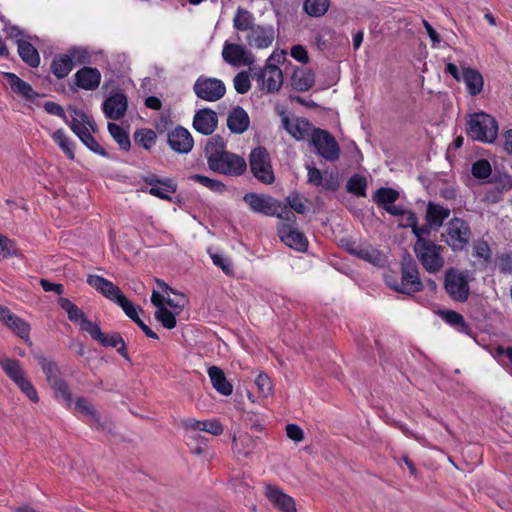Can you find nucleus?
Returning <instances> with one entry per match:
<instances>
[{"label": "nucleus", "instance_id": "1", "mask_svg": "<svg viewBox=\"0 0 512 512\" xmlns=\"http://www.w3.org/2000/svg\"><path fill=\"white\" fill-rule=\"evenodd\" d=\"M221 136L211 137L204 148V155L210 170L224 175L240 176L247 169L244 158L225 150Z\"/></svg>", "mask_w": 512, "mask_h": 512}, {"label": "nucleus", "instance_id": "2", "mask_svg": "<svg viewBox=\"0 0 512 512\" xmlns=\"http://www.w3.org/2000/svg\"><path fill=\"white\" fill-rule=\"evenodd\" d=\"M466 134L474 141L493 143L498 135V123L485 112L474 113L467 121Z\"/></svg>", "mask_w": 512, "mask_h": 512}, {"label": "nucleus", "instance_id": "3", "mask_svg": "<svg viewBox=\"0 0 512 512\" xmlns=\"http://www.w3.org/2000/svg\"><path fill=\"white\" fill-rule=\"evenodd\" d=\"M385 282L392 290L406 295H413L424 289L418 266L413 260L401 264V279L399 281L392 276H386Z\"/></svg>", "mask_w": 512, "mask_h": 512}, {"label": "nucleus", "instance_id": "4", "mask_svg": "<svg viewBox=\"0 0 512 512\" xmlns=\"http://www.w3.org/2000/svg\"><path fill=\"white\" fill-rule=\"evenodd\" d=\"M35 359L41 367L47 382L55 392L56 398H62L67 407L72 406V393L68 384L60 376V369L57 363L45 357L44 355H36Z\"/></svg>", "mask_w": 512, "mask_h": 512}, {"label": "nucleus", "instance_id": "5", "mask_svg": "<svg viewBox=\"0 0 512 512\" xmlns=\"http://www.w3.org/2000/svg\"><path fill=\"white\" fill-rule=\"evenodd\" d=\"M444 248L430 239H419L414 244V252L429 273L439 272L444 266V257L442 255Z\"/></svg>", "mask_w": 512, "mask_h": 512}, {"label": "nucleus", "instance_id": "6", "mask_svg": "<svg viewBox=\"0 0 512 512\" xmlns=\"http://www.w3.org/2000/svg\"><path fill=\"white\" fill-rule=\"evenodd\" d=\"M472 231L469 223L462 218L450 219L442 233L443 241L454 252L463 251L470 242Z\"/></svg>", "mask_w": 512, "mask_h": 512}, {"label": "nucleus", "instance_id": "7", "mask_svg": "<svg viewBox=\"0 0 512 512\" xmlns=\"http://www.w3.org/2000/svg\"><path fill=\"white\" fill-rule=\"evenodd\" d=\"M0 367L9 379L17 385L21 392L29 398V400L33 403H37L39 401V396L35 387L26 378L25 371L18 360L8 357H0Z\"/></svg>", "mask_w": 512, "mask_h": 512}, {"label": "nucleus", "instance_id": "8", "mask_svg": "<svg viewBox=\"0 0 512 512\" xmlns=\"http://www.w3.org/2000/svg\"><path fill=\"white\" fill-rule=\"evenodd\" d=\"M444 288L449 297L457 302H465L470 295L469 273L449 268L444 275Z\"/></svg>", "mask_w": 512, "mask_h": 512}, {"label": "nucleus", "instance_id": "9", "mask_svg": "<svg viewBox=\"0 0 512 512\" xmlns=\"http://www.w3.org/2000/svg\"><path fill=\"white\" fill-rule=\"evenodd\" d=\"M243 201L254 213L284 218L280 201L270 195L248 192L243 196Z\"/></svg>", "mask_w": 512, "mask_h": 512}, {"label": "nucleus", "instance_id": "10", "mask_svg": "<svg viewBox=\"0 0 512 512\" xmlns=\"http://www.w3.org/2000/svg\"><path fill=\"white\" fill-rule=\"evenodd\" d=\"M250 170L254 177L265 185L274 182L275 176L271 166L270 155L264 147H257L250 153Z\"/></svg>", "mask_w": 512, "mask_h": 512}, {"label": "nucleus", "instance_id": "11", "mask_svg": "<svg viewBox=\"0 0 512 512\" xmlns=\"http://www.w3.org/2000/svg\"><path fill=\"white\" fill-rule=\"evenodd\" d=\"M462 73L454 63H448L445 72L450 74L457 82L462 80L466 86L467 92L471 96L480 94L483 90L484 79L479 70L471 67L461 66Z\"/></svg>", "mask_w": 512, "mask_h": 512}, {"label": "nucleus", "instance_id": "12", "mask_svg": "<svg viewBox=\"0 0 512 512\" xmlns=\"http://www.w3.org/2000/svg\"><path fill=\"white\" fill-rule=\"evenodd\" d=\"M193 91L199 99L207 102H216L225 95L226 86L218 78L201 75L195 80Z\"/></svg>", "mask_w": 512, "mask_h": 512}, {"label": "nucleus", "instance_id": "13", "mask_svg": "<svg viewBox=\"0 0 512 512\" xmlns=\"http://www.w3.org/2000/svg\"><path fill=\"white\" fill-rule=\"evenodd\" d=\"M311 144L324 160L335 162L339 159L340 147L335 138L328 131L321 128L316 129L313 133Z\"/></svg>", "mask_w": 512, "mask_h": 512}, {"label": "nucleus", "instance_id": "14", "mask_svg": "<svg viewBox=\"0 0 512 512\" xmlns=\"http://www.w3.org/2000/svg\"><path fill=\"white\" fill-rule=\"evenodd\" d=\"M0 322L5 325L13 334L21 338L28 345H32L30 338V324L14 314L8 307L0 304Z\"/></svg>", "mask_w": 512, "mask_h": 512}, {"label": "nucleus", "instance_id": "15", "mask_svg": "<svg viewBox=\"0 0 512 512\" xmlns=\"http://www.w3.org/2000/svg\"><path fill=\"white\" fill-rule=\"evenodd\" d=\"M282 127L297 141L312 140L313 133L317 129L306 118L297 117L290 119L284 114L281 117Z\"/></svg>", "mask_w": 512, "mask_h": 512}, {"label": "nucleus", "instance_id": "16", "mask_svg": "<svg viewBox=\"0 0 512 512\" xmlns=\"http://www.w3.org/2000/svg\"><path fill=\"white\" fill-rule=\"evenodd\" d=\"M399 198V192L390 187H381L372 195V200L392 216H404L406 209L394 205Z\"/></svg>", "mask_w": 512, "mask_h": 512}, {"label": "nucleus", "instance_id": "17", "mask_svg": "<svg viewBox=\"0 0 512 512\" xmlns=\"http://www.w3.org/2000/svg\"><path fill=\"white\" fill-rule=\"evenodd\" d=\"M268 58L265 67L257 74V81L261 89L268 93L277 92L283 84L282 70L275 64H271Z\"/></svg>", "mask_w": 512, "mask_h": 512}, {"label": "nucleus", "instance_id": "18", "mask_svg": "<svg viewBox=\"0 0 512 512\" xmlns=\"http://www.w3.org/2000/svg\"><path fill=\"white\" fill-rule=\"evenodd\" d=\"M169 147L178 154H188L194 146V140L188 129L178 125L167 134Z\"/></svg>", "mask_w": 512, "mask_h": 512}, {"label": "nucleus", "instance_id": "19", "mask_svg": "<svg viewBox=\"0 0 512 512\" xmlns=\"http://www.w3.org/2000/svg\"><path fill=\"white\" fill-rule=\"evenodd\" d=\"M222 57L226 63L235 67L251 65L255 60L254 55L244 46L228 42L223 46Z\"/></svg>", "mask_w": 512, "mask_h": 512}, {"label": "nucleus", "instance_id": "20", "mask_svg": "<svg viewBox=\"0 0 512 512\" xmlns=\"http://www.w3.org/2000/svg\"><path fill=\"white\" fill-rule=\"evenodd\" d=\"M265 496L281 512H297L295 500L276 485L265 486Z\"/></svg>", "mask_w": 512, "mask_h": 512}, {"label": "nucleus", "instance_id": "21", "mask_svg": "<svg viewBox=\"0 0 512 512\" xmlns=\"http://www.w3.org/2000/svg\"><path fill=\"white\" fill-rule=\"evenodd\" d=\"M281 241L291 249L298 252H306L308 249V239L303 232L292 225H283L278 230Z\"/></svg>", "mask_w": 512, "mask_h": 512}, {"label": "nucleus", "instance_id": "22", "mask_svg": "<svg viewBox=\"0 0 512 512\" xmlns=\"http://www.w3.org/2000/svg\"><path fill=\"white\" fill-rule=\"evenodd\" d=\"M69 111L71 112V120L67 118V122L65 123L79 139L83 137V133H88L90 129L96 131L95 121L84 111L75 107H69Z\"/></svg>", "mask_w": 512, "mask_h": 512}, {"label": "nucleus", "instance_id": "23", "mask_svg": "<svg viewBox=\"0 0 512 512\" xmlns=\"http://www.w3.org/2000/svg\"><path fill=\"white\" fill-rule=\"evenodd\" d=\"M218 125L217 113L210 108L197 110L193 117V128L202 135H211Z\"/></svg>", "mask_w": 512, "mask_h": 512}, {"label": "nucleus", "instance_id": "24", "mask_svg": "<svg viewBox=\"0 0 512 512\" xmlns=\"http://www.w3.org/2000/svg\"><path fill=\"white\" fill-rule=\"evenodd\" d=\"M87 283L108 300L116 303L123 295L121 289L110 280L96 274L87 276Z\"/></svg>", "mask_w": 512, "mask_h": 512}, {"label": "nucleus", "instance_id": "25", "mask_svg": "<svg viewBox=\"0 0 512 512\" xmlns=\"http://www.w3.org/2000/svg\"><path fill=\"white\" fill-rule=\"evenodd\" d=\"M127 107V97L122 92L111 94L102 104L105 116L111 120H119L124 117Z\"/></svg>", "mask_w": 512, "mask_h": 512}, {"label": "nucleus", "instance_id": "26", "mask_svg": "<svg viewBox=\"0 0 512 512\" xmlns=\"http://www.w3.org/2000/svg\"><path fill=\"white\" fill-rule=\"evenodd\" d=\"M275 30L272 25H256L247 36V43L257 49H265L272 45Z\"/></svg>", "mask_w": 512, "mask_h": 512}, {"label": "nucleus", "instance_id": "27", "mask_svg": "<svg viewBox=\"0 0 512 512\" xmlns=\"http://www.w3.org/2000/svg\"><path fill=\"white\" fill-rule=\"evenodd\" d=\"M101 73L97 68L85 66L74 74L75 84L84 90H95L101 82Z\"/></svg>", "mask_w": 512, "mask_h": 512}, {"label": "nucleus", "instance_id": "28", "mask_svg": "<svg viewBox=\"0 0 512 512\" xmlns=\"http://www.w3.org/2000/svg\"><path fill=\"white\" fill-rule=\"evenodd\" d=\"M32 41H38L37 36H27L25 40H19L17 51L24 63L29 67L37 68L40 65L41 58L39 52L32 44Z\"/></svg>", "mask_w": 512, "mask_h": 512}, {"label": "nucleus", "instance_id": "29", "mask_svg": "<svg viewBox=\"0 0 512 512\" xmlns=\"http://www.w3.org/2000/svg\"><path fill=\"white\" fill-rule=\"evenodd\" d=\"M182 425L186 430L204 431L214 436H219L224 431L223 425L218 419L200 421L195 418H186L182 421Z\"/></svg>", "mask_w": 512, "mask_h": 512}, {"label": "nucleus", "instance_id": "30", "mask_svg": "<svg viewBox=\"0 0 512 512\" xmlns=\"http://www.w3.org/2000/svg\"><path fill=\"white\" fill-rule=\"evenodd\" d=\"M73 404V401H72ZM74 409L81 415L85 416V422L94 429L103 428L100 415L98 411L95 409L93 404H91L86 398L78 397L74 401Z\"/></svg>", "mask_w": 512, "mask_h": 512}, {"label": "nucleus", "instance_id": "31", "mask_svg": "<svg viewBox=\"0 0 512 512\" xmlns=\"http://www.w3.org/2000/svg\"><path fill=\"white\" fill-rule=\"evenodd\" d=\"M249 125V115L241 106H236L229 112L227 127L232 133L242 134L249 128Z\"/></svg>", "mask_w": 512, "mask_h": 512}, {"label": "nucleus", "instance_id": "32", "mask_svg": "<svg viewBox=\"0 0 512 512\" xmlns=\"http://www.w3.org/2000/svg\"><path fill=\"white\" fill-rule=\"evenodd\" d=\"M307 171V182L309 184L331 191H335L338 188V181L332 173L324 176L321 170L310 165L307 166Z\"/></svg>", "mask_w": 512, "mask_h": 512}, {"label": "nucleus", "instance_id": "33", "mask_svg": "<svg viewBox=\"0 0 512 512\" xmlns=\"http://www.w3.org/2000/svg\"><path fill=\"white\" fill-rule=\"evenodd\" d=\"M4 77L8 81L10 88L13 92L17 93L26 100H33L39 96V94L32 88V86L18 77L12 72L4 73Z\"/></svg>", "mask_w": 512, "mask_h": 512}, {"label": "nucleus", "instance_id": "34", "mask_svg": "<svg viewBox=\"0 0 512 512\" xmlns=\"http://www.w3.org/2000/svg\"><path fill=\"white\" fill-rule=\"evenodd\" d=\"M208 376L213 388L223 396H230L233 392L232 384L226 379L223 370L217 366L208 368Z\"/></svg>", "mask_w": 512, "mask_h": 512}, {"label": "nucleus", "instance_id": "35", "mask_svg": "<svg viewBox=\"0 0 512 512\" xmlns=\"http://www.w3.org/2000/svg\"><path fill=\"white\" fill-rule=\"evenodd\" d=\"M315 83V75L309 69L298 68L294 70L291 77V85L294 90L308 91Z\"/></svg>", "mask_w": 512, "mask_h": 512}, {"label": "nucleus", "instance_id": "36", "mask_svg": "<svg viewBox=\"0 0 512 512\" xmlns=\"http://www.w3.org/2000/svg\"><path fill=\"white\" fill-rule=\"evenodd\" d=\"M73 62L71 57L66 54H57L54 56L50 70L57 79H63L72 71Z\"/></svg>", "mask_w": 512, "mask_h": 512}, {"label": "nucleus", "instance_id": "37", "mask_svg": "<svg viewBox=\"0 0 512 512\" xmlns=\"http://www.w3.org/2000/svg\"><path fill=\"white\" fill-rule=\"evenodd\" d=\"M450 215V209L439 204L429 203L427 206V221L430 225L442 226L445 219Z\"/></svg>", "mask_w": 512, "mask_h": 512}, {"label": "nucleus", "instance_id": "38", "mask_svg": "<svg viewBox=\"0 0 512 512\" xmlns=\"http://www.w3.org/2000/svg\"><path fill=\"white\" fill-rule=\"evenodd\" d=\"M133 138L137 146L149 151L155 146L157 135L152 129L141 128L134 132Z\"/></svg>", "mask_w": 512, "mask_h": 512}, {"label": "nucleus", "instance_id": "39", "mask_svg": "<svg viewBox=\"0 0 512 512\" xmlns=\"http://www.w3.org/2000/svg\"><path fill=\"white\" fill-rule=\"evenodd\" d=\"M439 315L447 324H449L458 332L468 333L469 326L460 313L453 310H442L439 312Z\"/></svg>", "mask_w": 512, "mask_h": 512}, {"label": "nucleus", "instance_id": "40", "mask_svg": "<svg viewBox=\"0 0 512 512\" xmlns=\"http://www.w3.org/2000/svg\"><path fill=\"white\" fill-rule=\"evenodd\" d=\"M99 343L104 347L117 348V352L124 357L129 359L126 344L119 333L113 332L110 334H103Z\"/></svg>", "mask_w": 512, "mask_h": 512}, {"label": "nucleus", "instance_id": "41", "mask_svg": "<svg viewBox=\"0 0 512 512\" xmlns=\"http://www.w3.org/2000/svg\"><path fill=\"white\" fill-rule=\"evenodd\" d=\"M52 140L60 147V149L64 152L68 159L74 160V143L73 141L66 135L63 129H58L54 131L51 135Z\"/></svg>", "mask_w": 512, "mask_h": 512}, {"label": "nucleus", "instance_id": "42", "mask_svg": "<svg viewBox=\"0 0 512 512\" xmlns=\"http://www.w3.org/2000/svg\"><path fill=\"white\" fill-rule=\"evenodd\" d=\"M353 256L376 266L381 265L384 261L383 254L378 249L361 245L358 250L353 251Z\"/></svg>", "mask_w": 512, "mask_h": 512}, {"label": "nucleus", "instance_id": "43", "mask_svg": "<svg viewBox=\"0 0 512 512\" xmlns=\"http://www.w3.org/2000/svg\"><path fill=\"white\" fill-rule=\"evenodd\" d=\"M108 131L120 149L129 151L131 142L128 133L120 125L110 122L108 123Z\"/></svg>", "mask_w": 512, "mask_h": 512}, {"label": "nucleus", "instance_id": "44", "mask_svg": "<svg viewBox=\"0 0 512 512\" xmlns=\"http://www.w3.org/2000/svg\"><path fill=\"white\" fill-rule=\"evenodd\" d=\"M254 17L251 12L246 9L239 7L233 19V27L238 31H251Z\"/></svg>", "mask_w": 512, "mask_h": 512}, {"label": "nucleus", "instance_id": "45", "mask_svg": "<svg viewBox=\"0 0 512 512\" xmlns=\"http://www.w3.org/2000/svg\"><path fill=\"white\" fill-rule=\"evenodd\" d=\"M330 0H305L304 11L311 17H321L329 9Z\"/></svg>", "mask_w": 512, "mask_h": 512}, {"label": "nucleus", "instance_id": "46", "mask_svg": "<svg viewBox=\"0 0 512 512\" xmlns=\"http://www.w3.org/2000/svg\"><path fill=\"white\" fill-rule=\"evenodd\" d=\"M189 180L200 183L212 192L222 194L226 191V185L217 179L209 178L201 174H193L189 176Z\"/></svg>", "mask_w": 512, "mask_h": 512}, {"label": "nucleus", "instance_id": "47", "mask_svg": "<svg viewBox=\"0 0 512 512\" xmlns=\"http://www.w3.org/2000/svg\"><path fill=\"white\" fill-rule=\"evenodd\" d=\"M143 181L150 187L162 185V189L166 192H176L177 190V183L172 178H160L155 174H147L143 176Z\"/></svg>", "mask_w": 512, "mask_h": 512}, {"label": "nucleus", "instance_id": "48", "mask_svg": "<svg viewBox=\"0 0 512 512\" xmlns=\"http://www.w3.org/2000/svg\"><path fill=\"white\" fill-rule=\"evenodd\" d=\"M346 188L348 192L363 197L366 195L367 181L365 177L354 174L348 179Z\"/></svg>", "mask_w": 512, "mask_h": 512}, {"label": "nucleus", "instance_id": "49", "mask_svg": "<svg viewBox=\"0 0 512 512\" xmlns=\"http://www.w3.org/2000/svg\"><path fill=\"white\" fill-rule=\"evenodd\" d=\"M116 304L122 308L125 315L134 323L140 319L139 312L143 311L142 308L133 304L124 294L118 299Z\"/></svg>", "mask_w": 512, "mask_h": 512}, {"label": "nucleus", "instance_id": "50", "mask_svg": "<svg viewBox=\"0 0 512 512\" xmlns=\"http://www.w3.org/2000/svg\"><path fill=\"white\" fill-rule=\"evenodd\" d=\"M473 256L487 265L491 260V249L485 240L479 239L474 242Z\"/></svg>", "mask_w": 512, "mask_h": 512}, {"label": "nucleus", "instance_id": "51", "mask_svg": "<svg viewBox=\"0 0 512 512\" xmlns=\"http://www.w3.org/2000/svg\"><path fill=\"white\" fill-rule=\"evenodd\" d=\"M154 316L155 319L166 329H173L177 324L175 314L166 307H160V309H157Z\"/></svg>", "mask_w": 512, "mask_h": 512}, {"label": "nucleus", "instance_id": "52", "mask_svg": "<svg viewBox=\"0 0 512 512\" xmlns=\"http://www.w3.org/2000/svg\"><path fill=\"white\" fill-rule=\"evenodd\" d=\"M67 55L71 57V62L74 64H88L91 61V56L87 48L80 46L71 47Z\"/></svg>", "mask_w": 512, "mask_h": 512}, {"label": "nucleus", "instance_id": "53", "mask_svg": "<svg viewBox=\"0 0 512 512\" xmlns=\"http://www.w3.org/2000/svg\"><path fill=\"white\" fill-rule=\"evenodd\" d=\"M491 172V165L486 159H479L472 164L471 173L477 179H486L491 175Z\"/></svg>", "mask_w": 512, "mask_h": 512}, {"label": "nucleus", "instance_id": "54", "mask_svg": "<svg viewBox=\"0 0 512 512\" xmlns=\"http://www.w3.org/2000/svg\"><path fill=\"white\" fill-rule=\"evenodd\" d=\"M80 141L93 153L102 157H109L107 151L97 142L90 131L88 133H83V137L80 138Z\"/></svg>", "mask_w": 512, "mask_h": 512}, {"label": "nucleus", "instance_id": "55", "mask_svg": "<svg viewBox=\"0 0 512 512\" xmlns=\"http://www.w3.org/2000/svg\"><path fill=\"white\" fill-rule=\"evenodd\" d=\"M233 85L238 94H246L251 88V82L248 72L241 71L233 79Z\"/></svg>", "mask_w": 512, "mask_h": 512}, {"label": "nucleus", "instance_id": "56", "mask_svg": "<svg viewBox=\"0 0 512 512\" xmlns=\"http://www.w3.org/2000/svg\"><path fill=\"white\" fill-rule=\"evenodd\" d=\"M286 203L289 207L298 214H305L307 212V206L303 197L298 192H292L285 198Z\"/></svg>", "mask_w": 512, "mask_h": 512}, {"label": "nucleus", "instance_id": "57", "mask_svg": "<svg viewBox=\"0 0 512 512\" xmlns=\"http://www.w3.org/2000/svg\"><path fill=\"white\" fill-rule=\"evenodd\" d=\"M492 355L494 359L502 366H512V347H496Z\"/></svg>", "mask_w": 512, "mask_h": 512}, {"label": "nucleus", "instance_id": "58", "mask_svg": "<svg viewBox=\"0 0 512 512\" xmlns=\"http://www.w3.org/2000/svg\"><path fill=\"white\" fill-rule=\"evenodd\" d=\"M80 327L83 331L87 332L92 339L96 341H100L103 336V332L99 326V324L88 320L87 318H83V323H80Z\"/></svg>", "mask_w": 512, "mask_h": 512}, {"label": "nucleus", "instance_id": "59", "mask_svg": "<svg viewBox=\"0 0 512 512\" xmlns=\"http://www.w3.org/2000/svg\"><path fill=\"white\" fill-rule=\"evenodd\" d=\"M211 259L213 264L221 268L226 275H231L233 273L232 263L228 257L220 253H214L211 254Z\"/></svg>", "mask_w": 512, "mask_h": 512}, {"label": "nucleus", "instance_id": "60", "mask_svg": "<svg viewBox=\"0 0 512 512\" xmlns=\"http://www.w3.org/2000/svg\"><path fill=\"white\" fill-rule=\"evenodd\" d=\"M255 384L258 388V391L263 396H268L272 392V382L269 376L265 373L259 374L255 379Z\"/></svg>", "mask_w": 512, "mask_h": 512}, {"label": "nucleus", "instance_id": "61", "mask_svg": "<svg viewBox=\"0 0 512 512\" xmlns=\"http://www.w3.org/2000/svg\"><path fill=\"white\" fill-rule=\"evenodd\" d=\"M497 265L501 273L512 274V252L500 254Z\"/></svg>", "mask_w": 512, "mask_h": 512}, {"label": "nucleus", "instance_id": "62", "mask_svg": "<svg viewBox=\"0 0 512 512\" xmlns=\"http://www.w3.org/2000/svg\"><path fill=\"white\" fill-rule=\"evenodd\" d=\"M45 111L50 115L60 117L64 122H67V115L62 106L53 101H47L44 103Z\"/></svg>", "mask_w": 512, "mask_h": 512}, {"label": "nucleus", "instance_id": "63", "mask_svg": "<svg viewBox=\"0 0 512 512\" xmlns=\"http://www.w3.org/2000/svg\"><path fill=\"white\" fill-rule=\"evenodd\" d=\"M4 30L6 31L8 37L15 40L16 44H18L19 40L27 39L28 36L18 26L11 25L9 23L4 24Z\"/></svg>", "mask_w": 512, "mask_h": 512}, {"label": "nucleus", "instance_id": "64", "mask_svg": "<svg viewBox=\"0 0 512 512\" xmlns=\"http://www.w3.org/2000/svg\"><path fill=\"white\" fill-rule=\"evenodd\" d=\"M286 435L289 439L298 443L304 439V432L297 424H287L286 426Z\"/></svg>", "mask_w": 512, "mask_h": 512}]
</instances>
